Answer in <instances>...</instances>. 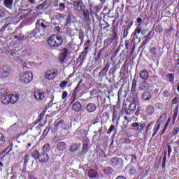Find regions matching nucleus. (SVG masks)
I'll use <instances>...</instances> for the list:
<instances>
[{"instance_id": "1", "label": "nucleus", "mask_w": 179, "mask_h": 179, "mask_svg": "<svg viewBox=\"0 0 179 179\" xmlns=\"http://www.w3.org/2000/svg\"><path fill=\"white\" fill-rule=\"evenodd\" d=\"M62 43H64V38L59 35L53 34L48 40V44H49L50 47H59L62 45Z\"/></svg>"}, {"instance_id": "2", "label": "nucleus", "mask_w": 179, "mask_h": 179, "mask_svg": "<svg viewBox=\"0 0 179 179\" xmlns=\"http://www.w3.org/2000/svg\"><path fill=\"white\" fill-rule=\"evenodd\" d=\"M167 118V115L166 113H162V115L159 117L158 120L157 121L156 124L154 125L153 129H152V138H155L156 135H157V132L160 131V125L162 124H164V122H166V120Z\"/></svg>"}, {"instance_id": "3", "label": "nucleus", "mask_w": 179, "mask_h": 179, "mask_svg": "<svg viewBox=\"0 0 179 179\" xmlns=\"http://www.w3.org/2000/svg\"><path fill=\"white\" fill-rule=\"evenodd\" d=\"M19 79L22 82V83H25V85H28V83H30L31 80H33V74L31 72H26V73H22L19 76Z\"/></svg>"}, {"instance_id": "4", "label": "nucleus", "mask_w": 179, "mask_h": 179, "mask_svg": "<svg viewBox=\"0 0 179 179\" xmlns=\"http://www.w3.org/2000/svg\"><path fill=\"white\" fill-rule=\"evenodd\" d=\"M57 75H58V71H57V70L48 71L45 73V79H47V80H54L57 77Z\"/></svg>"}, {"instance_id": "5", "label": "nucleus", "mask_w": 179, "mask_h": 179, "mask_svg": "<svg viewBox=\"0 0 179 179\" xmlns=\"http://www.w3.org/2000/svg\"><path fill=\"white\" fill-rule=\"evenodd\" d=\"M143 26H145V24H138L135 29V31L131 34V37L134 38H138V34H140L141 31L143 30Z\"/></svg>"}, {"instance_id": "6", "label": "nucleus", "mask_w": 179, "mask_h": 179, "mask_svg": "<svg viewBox=\"0 0 179 179\" xmlns=\"http://www.w3.org/2000/svg\"><path fill=\"white\" fill-rule=\"evenodd\" d=\"M103 65L104 67L99 73V76H106L107 72H108V69H110V63H108V62H107L106 63H103Z\"/></svg>"}, {"instance_id": "7", "label": "nucleus", "mask_w": 179, "mask_h": 179, "mask_svg": "<svg viewBox=\"0 0 179 179\" xmlns=\"http://www.w3.org/2000/svg\"><path fill=\"white\" fill-rule=\"evenodd\" d=\"M88 176L90 177V178H94V179H97V178H103V176H99V173H97V171H96L94 169H90L88 171Z\"/></svg>"}, {"instance_id": "8", "label": "nucleus", "mask_w": 179, "mask_h": 179, "mask_svg": "<svg viewBox=\"0 0 179 179\" xmlns=\"http://www.w3.org/2000/svg\"><path fill=\"white\" fill-rule=\"evenodd\" d=\"M10 55L13 57L14 61L16 62H20V54L17 52L15 50H10Z\"/></svg>"}, {"instance_id": "9", "label": "nucleus", "mask_w": 179, "mask_h": 179, "mask_svg": "<svg viewBox=\"0 0 179 179\" xmlns=\"http://www.w3.org/2000/svg\"><path fill=\"white\" fill-rule=\"evenodd\" d=\"M72 110L76 113H79L82 110V104L79 101H76L72 105Z\"/></svg>"}, {"instance_id": "10", "label": "nucleus", "mask_w": 179, "mask_h": 179, "mask_svg": "<svg viewBox=\"0 0 179 179\" xmlns=\"http://www.w3.org/2000/svg\"><path fill=\"white\" fill-rule=\"evenodd\" d=\"M34 96L36 100H43L44 99V92L41 90H38L34 92Z\"/></svg>"}, {"instance_id": "11", "label": "nucleus", "mask_w": 179, "mask_h": 179, "mask_svg": "<svg viewBox=\"0 0 179 179\" xmlns=\"http://www.w3.org/2000/svg\"><path fill=\"white\" fill-rule=\"evenodd\" d=\"M55 128H56V129H66V126L64 120H61L55 124Z\"/></svg>"}, {"instance_id": "12", "label": "nucleus", "mask_w": 179, "mask_h": 179, "mask_svg": "<svg viewBox=\"0 0 179 179\" xmlns=\"http://www.w3.org/2000/svg\"><path fill=\"white\" fill-rule=\"evenodd\" d=\"M50 159V157L48 156V154L45 152H43L40 156H39V162L41 163H47Z\"/></svg>"}, {"instance_id": "13", "label": "nucleus", "mask_w": 179, "mask_h": 179, "mask_svg": "<svg viewBox=\"0 0 179 179\" xmlns=\"http://www.w3.org/2000/svg\"><path fill=\"white\" fill-rule=\"evenodd\" d=\"M96 104L94 103H90L86 106L87 113H94V111H96Z\"/></svg>"}, {"instance_id": "14", "label": "nucleus", "mask_w": 179, "mask_h": 179, "mask_svg": "<svg viewBox=\"0 0 179 179\" xmlns=\"http://www.w3.org/2000/svg\"><path fill=\"white\" fill-rule=\"evenodd\" d=\"M139 76L143 80H148L149 79V73L146 70H141L140 71Z\"/></svg>"}, {"instance_id": "15", "label": "nucleus", "mask_w": 179, "mask_h": 179, "mask_svg": "<svg viewBox=\"0 0 179 179\" xmlns=\"http://www.w3.org/2000/svg\"><path fill=\"white\" fill-rule=\"evenodd\" d=\"M141 99L145 100V101H148L152 99V94L148 91L144 92L141 96Z\"/></svg>"}, {"instance_id": "16", "label": "nucleus", "mask_w": 179, "mask_h": 179, "mask_svg": "<svg viewBox=\"0 0 179 179\" xmlns=\"http://www.w3.org/2000/svg\"><path fill=\"white\" fill-rule=\"evenodd\" d=\"M18 100H19V95L17 94H13L10 96V103L11 104H15V103H17Z\"/></svg>"}, {"instance_id": "17", "label": "nucleus", "mask_w": 179, "mask_h": 179, "mask_svg": "<svg viewBox=\"0 0 179 179\" xmlns=\"http://www.w3.org/2000/svg\"><path fill=\"white\" fill-rule=\"evenodd\" d=\"M3 5L8 9H12L13 8V0H4Z\"/></svg>"}, {"instance_id": "18", "label": "nucleus", "mask_w": 179, "mask_h": 179, "mask_svg": "<svg viewBox=\"0 0 179 179\" xmlns=\"http://www.w3.org/2000/svg\"><path fill=\"white\" fill-rule=\"evenodd\" d=\"M58 150L63 151L66 149V143L65 142H59L57 145Z\"/></svg>"}, {"instance_id": "19", "label": "nucleus", "mask_w": 179, "mask_h": 179, "mask_svg": "<svg viewBox=\"0 0 179 179\" xmlns=\"http://www.w3.org/2000/svg\"><path fill=\"white\" fill-rule=\"evenodd\" d=\"M1 99V102L3 103V104L8 105V104H9V103H10L9 94L4 95V96H2Z\"/></svg>"}, {"instance_id": "20", "label": "nucleus", "mask_w": 179, "mask_h": 179, "mask_svg": "<svg viewBox=\"0 0 179 179\" xmlns=\"http://www.w3.org/2000/svg\"><path fill=\"white\" fill-rule=\"evenodd\" d=\"M131 127H133V128H136V131H143V128H145V125H143V124L139 125V123H138V122L133 123L131 124Z\"/></svg>"}, {"instance_id": "21", "label": "nucleus", "mask_w": 179, "mask_h": 179, "mask_svg": "<svg viewBox=\"0 0 179 179\" xmlns=\"http://www.w3.org/2000/svg\"><path fill=\"white\" fill-rule=\"evenodd\" d=\"M76 134L78 135L79 136H85V135H87V131L86 129H78L76 131Z\"/></svg>"}, {"instance_id": "22", "label": "nucleus", "mask_w": 179, "mask_h": 179, "mask_svg": "<svg viewBox=\"0 0 179 179\" xmlns=\"http://www.w3.org/2000/svg\"><path fill=\"white\" fill-rule=\"evenodd\" d=\"M120 160H121V159H118L117 157L112 158L110 159V164H111V166H113V167H116V166L117 164H119Z\"/></svg>"}, {"instance_id": "23", "label": "nucleus", "mask_w": 179, "mask_h": 179, "mask_svg": "<svg viewBox=\"0 0 179 179\" xmlns=\"http://www.w3.org/2000/svg\"><path fill=\"white\" fill-rule=\"evenodd\" d=\"M137 82H138V80L134 77V78L132 80V85H131V93H136V83H137Z\"/></svg>"}, {"instance_id": "24", "label": "nucleus", "mask_w": 179, "mask_h": 179, "mask_svg": "<svg viewBox=\"0 0 179 179\" xmlns=\"http://www.w3.org/2000/svg\"><path fill=\"white\" fill-rule=\"evenodd\" d=\"M114 171L113 170V168L111 167H105L103 169V173L104 174H106V176H111L113 174V172Z\"/></svg>"}, {"instance_id": "25", "label": "nucleus", "mask_w": 179, "mask_h": 179, "mask_svg": "<svg viewBox=\"0 0 179 179\" xmlns=\"http://www.w3.org/2000/svg\"><path fill=\"white\" fill-rule=\"evenodd\" d=\"M165 78L168 80L169 83H174V74L168 73L165 76Z\"/></svg>"}, {"instance_id": "26", "label": "nucleus", "mask_w": 179, "mask_h": 179, "mask_svg": "<svg viewBox=\"0 0 179 179\" xmlns=\"http://www.w3.org/2000/svg\"><path fill=\"white\" fill-rule=\"evenodd\" d=\"M36 30H38V31H40V30H45V29H47V25H45L43 23H37L36 24Z\"/></svg>"}, {"instance_id": "27", "label": "nucleus", "mask_w": 179, "mask_h": 179, "mask_svg": "<svg viewBox=\"0 0 179 179\" xmlns=\"http://www.w3.org/2000/svg\"><path fill=\"white\" fill-rule=\"evenodd\" d=\"M9 71L2 70L1 71H0V76L3 79H5L9 76Z\"/></svg>"}, {"instance_id": "28", "label": "nucleus", "mask_w": 179, "mask_h": 179, "mask_svg": "<svg viewBox=\"0 0 179 179\" xmlns=\"http://www.w3.org/2000/svg\"><path fill=\"white\" fill-rule=\"evenodd\" d=\"M131 26H132V24L126 26V27H124V30H123V38H127V37L128 36V30H129L131 29Z\"/></svg>"}, {"instance_id": "29", "label": "nucleus", "mask_w": 179, "mask_h": 179, "mask_svg": "<svg viewBox=\"0 0 179 179\" xmlns=\"http://www.w3.org/2000/svg\"><path fill=\"white\" fill-rule=\"evenodd\" d=\"M89 139L86 137H84V139H83V150H87V148L89 146Z\"/></svg>"}, {"instance_id": "30", "label": "nucleus", "mask_w": 179, "mask_h": 179, "mask_svg": "<svg viewBox=\"0 0 179 179\" xmlns=\"http://www.w3.org/2000/svg\"><path fill=\"white\" fill-rule=\"evenodd\" d=\"M82 82H83V80H80L79 83L78 84L77 87H76V89L74 90L73 96H77L78 92H79V90H80V87H82Z\"/></svg>"}, {"instance_id": "31", "label": "nucleus", "mask_w": 179, "mask_h": 179, "mask_svg": "<svg viewBox=\"0 0 179 179\" xmlns=\"http://www.w3.org/2000/svg\"><path fill=\"white\" fill-rule=\"evenodd\" d=\"M136 110V105L135 103H131L129 106V110H127V114L134 113Z\"/></svg>"}, {"instance_id": "32", "label": "nucleus", "mask_w": 179, "mask_h": 179, "mask_svg": "<svg viewBox=\"0 0 179 179\" xmlns=\"http://www.w3.org/2000/svg\"><path fill=\"white\" fill-rule=\"evenodd\" d=\"M79 148H80L79 145L74 143L70 146L69 150L70 152H75L78 150V149H79Z\"/></svg>"}, {"instance_id": "33", "label": "nucleus", "mask_w": 179, "mask_h": 179, "mask_svg": "<svg viewBox=\"0 0 179 179\" xmlns=\"http://www.w3.org/2000/svg\"><path fill=\"white\" fill-rule=\"evenodd\" d=\"M51 150V146L48 143H45L43 147V153H48Z\"/></svg>"}, {"instance_id": "34", "label": "nucleus", "mask_w": 179, "mask_h": 179, "mask_svg": "<svg viewBox=\"0 0 179 179\" xmlns=\"http://www.w3.org/2000/svg\"><path fill=\"white\" fill-rule=\"evenodd\" d=\"M146 112L150 115H152V114L155 113V107H153L152 106H148L146 108Z\"/></svg>"}, {"instance_id": "35", "label": "nucleus", "mask_w": 179, "mask_h": 179, "mask_svg": "<svg viewBox=\"0 0 179 179\" xmlns=\"http://www.w3.org/2000/svg\"><path fill=\"white\" fill-rule=\"evenodd\" d=\"M83 16H84V19H85V20H87V22H89V10H83Z\"/></svg>"}, {"instance_id": "36", "label": "nucleus", "mask_w": 179, "mask_h": 179, "mask_svg": "<svg viewBox=\"0 0 179 179\" xmlns=\"http://www.w3.org/2000/svg\"><path fill=\"white\" fill-rule=\"evenodd\" d=\"M124 121H123V126L122 128H127V125H128L129 122V119L128 118L127 116L124 117Z\"/></svg>"}, {"instance_id": "37", "label": "nucleus", "mask_w": 179, "mask_h": 179, "mask_svg": "<svg viewBox=\"0 0 179 179\" xmlns=\"http://www.w3.org/2000/svg\"><path fill=\"white\" fill-rule=\"evenodd\" d=\"M155 31L157 33H162L163 31V28L159 24H155Z\"/></svg>"}, {"instance_id": "38", "label": "nucleus", "mask_w": 179, "mask_h": 179, "mask_svg": "<svg viewBox=\"0 0 179 179\" xmlns=\"http://www.w3.org/2000/svg\"><path fill=\"white\" fill-rule=\"evenodd\" d=\"M170 121H171V119L169 118L167 122H166L164 129L162 131V134H164L166 132V129L169 128V124H170Z\"/></svg>"}, {"instance_id": "39", "label": "nucleus", "mask_w": 179, "mask_h": 179, "mask_svg": "<svg viewBox=\"0 0 179 179\" xmlns=\"http://www.w3.org/2000/svg\"><path fill=\"white\" fill-rule=\"evenodd\" d=\"M8 94V91L5 88H1L0 89V96L1 97H3L4 96H6Z\"/></svg>"}, {"instance_id": "40", "label": "nucleus", "mask_w": 179, "mask_h": 179, "mask_svg": "<svg viewBox=\"0 0 179 179\" xmlns=\"http://www.w3.org/2000/svg\"><path fill=\"white\" fill-rule=\"evenodd\" d=\"M40 152L38 151H33L32 152V157H34L37 160V159H40Z\"/></svg>"}, {"instance_id": "41", "label": "nucleus", "mask_w": 179, "mask_h": 179, "mask_svg": "<svg viewBox=\"0 0 179 179\" xmlns=\"http://www.w3.org/2000/svg\"><path fill=\"white\" fill-rule=\"evenodd\" d=\"M67 23H75V17L73 15H69L66 20Z\"/></svg>"}, {"instance_id": "42", "label": "nucleus", "mask_w": 179, "mask_h": 179, "mask_svg": "<svg viewBox=\"0 0 179 179\" xmlns=\"http://www.w3.org/2000/svg\"><path fill=\"white\" fill-rule=\"evenodd\" d=\"M5 143V136L0 133V146H3Z\"/></svg>"}, {"instance_id": "43", "label": "nucleus", "mask_w": 179, "mask_h": 179, "mask_svg": "<svg viewBox=\"0 0 179 179\" xmlns=\"http://www.w3.org/2000/svg\"><path fill=\"white\" fill-rule=\"evenodd\" d=\"M45 5H47V3L43 2L41 4H39L38 6H37V10H42V9H44V8H45Z\"/></svg>"}, {"instance_id": "44", "label": "nucleus", "mask_w": 179, "mask_h": 179, "mask_svg": "<svg viewBox=\"0 0 179 179\" xmlns=\"http://www.w3.org/2000/svg\"><path fill=\"white\" fill-rule=\"evenodd\" d=\"M129 174L133 176L134 174H136V168L134 166H131L129 169Z\"/></svg>"}, {"instance_id": "45", "label": "nucleus", "mask_w": 179, "mask_h": 179, "mask_svg": "<svg viewBox=\"0 0 179 179\" xmlns=\"http://www.w3.org/2000/svg\"><path fill=\"white\" fill-rule=\"evenodd\" d=\"M170 94H171V93L169 90H164L162 92V96L164 97H170Z\"/></svg>"}, {"instance_id": "46", "label": "nucleus", "mask_w": 179, "mask_h": 179, "mask_svg": "<svg viewBox=\"0 0 179 179\" xmlns=\"http://www.w3.org/2000/svg\"><path fill=\"white\" fill-rule=\"evenodd\" d=\"M66 59V56H64L63 55H59V61L60 64H62L65 59Z\"/></svg>"}, {"instance_id": "47", "label": "nucleus", "mask_w": 179, "mask_h": 179, "mask_svg": "<svg viewBox=\"0 0 179 179\" xmlns=\"http://www.w3.org/2000/svg\"><path fill=\"white\" fill-rule=\"evenodd\" d=\"M150 51L152 55H157V49L155 47L152 48Z\"/></svg>"}, {"instance_id": "48", "label": "nucleus", "mask_w": 179, "mask_h": 179, "mask_svg": "<svg viewBox=\"0 0 179 179\" xmlns=\"http://www.w3.org/2000/svg\"><path fill=\"white\" fill-rule=\"evenodd\" d=\"M167 157V152H165L164 154L163 159H162V167L166 166V159Z\"/></svg>"}, {"instance_id": "49", "label": "nucleus", "mask_w": 179, "mask_h": 179, "mask_svg": "<svg viewBox=\"0 0 179 179\" xmlns=\"http://www.w3.org/2000/svg\"><path fill=\"white\" fill-rule=\"evenodd\" d=\"M69 51L66 48H64L62 50V55H64V57H68V54H69Z\"/></svg>"}, {"instance_id": "50", "label": "nucleus", "mask_w": 179, "mask_h": 179, "mask_svg": "<svg viewBox=\"0 0 179 179\" xmlns=\"http://www.w3.org/2000/svg\"><path fill=\"white\" fill-rule=\"evenodd\" d=\"M178 132H179V125L173 128L172 135L176 136L177 135V134H178Z\"/></svg>"}, {"instance_id": "51", "label": "nucleus", "mask_w": 179, "mask_h": 179, "mask_svg": "<svg viewBox=\"0 0 179 179\" xmlns=\"http://www.w3.org/2000/svg\"><path fill=\"white\" fill-rule=\"evenodd\" d=\"M101 131H103V127H101L98 131H94V134H96V135L94 136V138H96V136H101Z\"/></svg>"}, {"instance_id": "52", "label": "nucleus", "mask_w": 179, "mask_h": 179, "mask_svg": "<svg viewBox=\"0 0 179 179\" xmlns=\"http://www.w3.org/2000/svg\"><path fill=\"white\" fill-rule=\"evenodd\" d=\"M48 132H50V127H47L45 130L43 131V136H47L48 134Z\"/></svg>"}, {"instance_id": "53", "label": "nucleus", "mask_w": 179, "mask_h": 179, "mask_svg": "<svg viewBox=\"0 0 179 179\" xmlns=\"http://www.w3.org/2000/svg\"><path fill=\"white\" fill-rule=\"evenodd\" d=\"M114 129H115V126H114V124H112L110 128L108 129L107 134H111V132H113V131H114Z\"/></svg>"}, {"instance_id": "54", "label": "nucleus", "mask_w": 179, "mask_h": 179, "mask_svg": "<svg viewBox=\"0 0 179 179\" xmlns=\"http://www.w3.org/2000/svg\"><path fill=\"white\" fill-rule=\"evenodd\" d=\"M156 108H158V110H163V103H157L155 104Z\"/></svg>"}, {"instance_id": "55", "label": "nucleus", "mask_w": 179, "mask_h": 179, "mask_svg": "<svg viewBox=\"0 0 179 179\" xmlns=\"http://www.w3.org/2000/svg\"><path fill=\"white\" fill-rule=\"evenodd\" d=\"M173 27H170V28L166 29V33L167 34H169V36L173 34Z\"/></svg>"}, {"instance_id": "56", "label": "nucleus", "mask_w": 179, "mask_h": 179, "mask_svg": "<svg viewBox=\"0 0 179 179\" xmlns=\"http://www.w3.org/2000/svg\"><path fill=\"white\" fill-rule=\"evenodd\" d=\"M148 43H149V39L146 38L141 45L140 48H143V47H145Z\"/></svg>"}, {"instance_id": "57", "label": "nucleus", "mask_w": 179, "mask_h": 179, "mask_svg": "<svg viewBox=\"0 0 179 179\" xmlns=\"http://www.w3.org/2000/svg\"><path fill=\"white\" fill-rule=\"evenodd\" d=\"M43 117H44V113H41L39 115V118L36 120V124H38V122H40V121H41V120H43Z\"/></svg>"}, {"instance_id": "58", "label": "nucleus", "mask_w": 179, "mask_h": 179, "mask_svg": "<svg viewBox=\"0 0 179 179\" xmlns=\"http://www.w3.org/2000/svg\"><path fill=\"white\" fill-rule=\"evenodd\" d=\"M67 85H68V81L64 80L60 83L59 86L60 87H65Z\"/></svg>"}, {"instance_id": "59", "label": "nucleus", "mask_w": 179, "mask_h": 179, "mask_svg": "<svg viewBox=\"0 0 179 179\" xmlns=\"http://www.w3.org/2000/svg\"><path fill=\"white\" fill-rule=\"evenodd\" d=\"M77 6H78V8H77L78 10L79 11L82 10V3H80V1H78L77 3Z\"/></svg>"}, {"instance_id": "60", "label": "nucleus", "mask_w": 179, "mask_h": 179, "mask_svg": "<svg viewBox=\"0 0 179 179\" xmlns=\"http://www.w3.org/2000/svg\"><path fill=\"white\" fill-rule=\"evenodd\" d=\"M148 175V171L147 170H143L142 173H140V176L141 177H146Z\"/></svg>"}, {"instance_id": "61", "label": "nucleus", "mask_w": 179, "mask_h": 179, "mask_svg": "<svg viewBox=\"0 0 179 179\" xmlns=\"http://www.w3.org/2000/svg\"><path fill=\"white\" fill-rule=\"evenodd\" d=\"M130 157H131V162H133V163H135V162H136V156L131 155H130Z\"/></svg>"}, {"instance_id": "62", "label": "nucleus", "mask_w": 179, "mask_h": 179, "mask_svg": "<svg viewBox=\"0 0 179 179\" xmlns=\"http://www.w3.org/2000/svg\"><path fill=\"white\" fill-rule=\"evenodd\" d=\"M68 96V92L66 91H64L62 94V99L63 100H65L66 99V96Z\"/></svg>"}, {"instance_id": "63", "label": "nucleus", "mask_w": 179, "mask_h": 179, "mask_svg": "<svg viewBox=\"0 0 179 179\" xmlns=\"http://www.w3.org/2000/svg\"><path fill=\"white\" fill-rule=\"evenodd\" d=\"M27 162H29V155L26 154L24 157V162L27 163Z\"/></svg>"}, {"instance_id": "64", "label": "nucleus", "mask_w": 179, "mask_h": 179, "mask_svg": "<svg viewBox=\"0 0 179 179\" xmlns=\"http://www.w3.org/2000/svg\"><path fill=\"white\" fill-rule=\"evenodd\" d=\"M18 37H19V41H23V40H24V35H23V34H20L19 36H18Z\"/></svg>"}]
</instances>
